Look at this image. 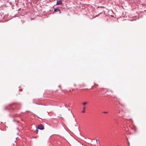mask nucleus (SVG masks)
<instances>
[{"mask_svg":"<svg viewBox=\"0 0 146 146\" xmlns=\"http://www.w3.org/2000/svg\"><path fill=\"white\" fill-rule=\"evenodd\" d=\"M62 4L63 3L62 2V0H59V1H57L56 5H62Z\"/></svg>","mask_w":146,"mask_h":146,"instance_id":"obj_1","label":"nucleus"},{"mask_svg":"<svg viewBox=\"0 0 146 146\" xmlns=\"http://www.w3.org/2000/svg\"><path fill=\"white\" fill-rule=\"evenodd\" d=\"M38 129L41 130L43 129H44V126L42 124H40L38 125Z\"/></svg>","mask_w":146,"mask_h":146,"instance_id":"obj_2","label":"nucleus"},{"mask_svg":"<svg viewBox=\"0 0 146 146\" xmlns=\"http://www.w3.org/2000/svg\"><path fill=\"white\" fill-rule=\"evenodd\" d=\"M86 107H84L83 108V109L82 111V113H85V109Z\"/></svg>","mask_w":146,"mask_h":146,"instance_id":"obj_3","label":"nucleus"},{"mask_svg":"<svg viewBox=\"0 0 146 146\" xmlns=\"http://www.w3.org/2000/svg\"><path fill=\"white\" fill-rule=\"evenodd\" d=\"M87 103V102H83L82 103V104L84 106V105H85Z\"/></svg>","mask_w":146,"mask_h":146,"instance_id":"obj_4","label":"nucleus"},{"mask_svg":"<svg viewBox=\"0 0 146 146\" xmlns=\"http://www.w3.org/2000/svg\"><path fill=\"white\" fill-rule=\"evenodd\" d=\"M58 9H54V11L55 12H56L58 11Z\"/></svg>","mask_w":146,"mask_h":146,"instance_id":"obj_5","label":"nucleus"},{"mask_svg":"<svg viewBox=\"0 0 146 146\" xmlns=\"http://www.w3.org/2000/svg\"><path fill=\"white\" fill-rule=\"evenodd\" d=\"M38 130L37 129H36V130L35 131V132L36 133H38Z\"/></svg>","mask_w":146,"mask_h":146,"instance_id":"obj_6","label":"nucleus"},{"mask_svg":"<svg viewBox=\"0 0 146 146\" xmlns=\"http://www.w3.org/2000/svg\"><path fill=\"white\" fill-rule=\"evenodd\" d=\"M58 11L59 12V13H61V11L60 10L58 9Z\"/></svg>","mask_w":146,"mask_h":146,"instance_id":"obj_7","label":"nucleus"},{"mask_svg":"<svg viewBox=\"0 0 146 146\" xmlns=\"http://www.w3.org/2000/svg\"><path fill=\"white\" fill-rule=\"evenodd\" d=\"M103 113H108V112H107V111H104V112H103Z\"/></svg>","mask_w":146,"mask_h":146,"instance_id":"obj_8","label":"nucleus"},{"mask_svg":"<svg viewBox=\"0 0 146 146\" xmlns=\"http://www.w3.org/2000/svg\"><path fill=\"white\" fill-rule=\"evenodd\" d=\"M64 106H65V107H66V108L67 107V106H66V104H65V105H64Z\"/></svg>","mask_w":146,"mask_h":146,"instance_id":"obj_9","label":"nucleus"},{"mask_svg":"<svg viewBox=\"0 0 146 146\" xmlns=\"http://www.w3.org/2000/svg\"><path fill=\"white\" fill-rule=\"evenodd\" d=\"M96 142L97 143H98V142H97V139H96Z\"/></svg>","mask_w":146,"mask_h":146,"instance_id":"obj_10","label":"nucleus"}]
</instances>
